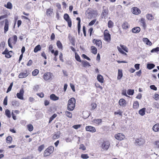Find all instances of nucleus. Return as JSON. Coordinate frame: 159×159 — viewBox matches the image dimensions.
<instances>
[{"instance_id":"obj_14","label":"nucleus","mask_w":159,"mask_h":159,"mask_svg":"<svg viewBox=\"0 0 159 159\" xmlns=\"http://www.w3.org/2000/svg\"><path fill=\"white\" fill-rule=\"evenodd\" d=\"M133 13L135 14H138L140 13V10L136 7H134L132 11Z\"/></svg>"},{"instance_id":"obj_48","label":"nucleus","mask_w":159,"mask_h":159,"mask_svg":"<svg viewBox=\"0 0 159 159\" xmlns=\"http://www.w3.org/2000/svg\"><path fill=\"white\" fill-rule=\"evenodd\" d=\"M12 52L11 51H10V52H8L6 54V55L5 56V57L8 58H9L11 57V53H12Z\"/></svg>"},{"instance_id":"obj_2","label":"nucleus","mask_w":159,"mask_h":159,"mask_svg":"<svg viewBox=\"0 0 159 159\" xmlns=\"http://www.w3.org/2000/svg\"><path fill=\"white\" fill-rule=\"evenodd\" d=\"M17 40V36L16 35H14L11 38H10L8 40V43L9 46L11 48H12V46L11 43L15 44L16 43Z\"/></svg>"},{"instance_id":"obj_53","label":"nucleus","mask_w":159,"mask_h":159,"mask_svg":"<svg viewBox=\"0 0 159 159\" xmlns=\"http://www.w3.org/2000/svg\"><path fill=\"white\" fill-rule=\"evenodd\" d=\"M113 23L111 20H109L108 22V27L109 28H111L113 26Z\"/></svg>"},{"instance_id":"obj_18","label":"nucleus","mask_w":159,"mask_h":159,"mask_svg":"<svg viewBox=\"0 0 159 159\" xmlns=\"http://www.w3.org/2000/svg\"><path fill=\"white\" fill-rule=\"evenodd\" d=\"M110 146L109 142L108 141L104 142L102 144V146L105 148L106 150Z\"/></svg>"},{"instance_id":"obj_22","label":"nucleus","mask_w":159,"mask_h":159,"mask_svg":"<svg viewBox=\"0 0 159 159\" xmlns=\"http://www.w3.org/2000/svg\"><path fill=\"white\" fill-rule=\"evenodd\" d=\"M92 122L97 125H99L102 122V120L101 119H94L92 121Z\"/></svg>"},{"instance_id":"obj_17","label":"nucleus","mask_w":159,"mask_h":159,"mask_svg":"<svg viewBox=\"0 0 159 159\" xmlns=\"http://www.w3.org/2000/svg\"><path fill=\"white\" fill-rule=\"evenodd\" d=\"M104 7H103V10L102 11V16L103 17H104V18H105V17L107 16L108 14V10L107 9H104Z\"/></svg>"},{"instance_id":"obj_24","label":"nucleus","mask_w":159,"mask_h":159,"mask_svg":"<svg viewBox=\"0 0 159 159\" xmlns=\"http://www.w3.org/2000/svg\"><path fill=\"white\" fill-rule=\"evenodd\" d=\"M91 52L94 54H97V48L94 46H92L91 47Z\"/></svg>"},{"instance_id":"obj_43","label":"nucleus","mask_w":159,"mask_h":159,"mask_svg":"<svg viewBox=\"0 0 159 159\" xmlns=\"http://www.w3.org/2000/svg\"><path fill=\"white\" fill-rule=\"evenodd\" d=\"M27 127L29 130L30 131H32L33 129V125L31 124H29L27 125Z\"/></svg>"},{"instance_id":"obj_33","label":"nucleus","mask_w":159,"mask_h":159,"mask_svg":"<svg viewBox=\"0 0 159 159\" xmlns=\"http://www.w3.org/2000/svg\"><path fill=\"white\" fill-rule=\"evenodd\" d=\"M82 64L83 66L85 67L87 66H90V65L89 64V63L86 61H83L82 62Z\"/></svg>"},{"instance_id":"obj_31","label":"nucleus","mask_w":159,"mask_h":159,"mask_svg":"<svg viewBox=\"0 0 159 159\" xmlns=\"http://www.w3.org/2000/svg\"><path fill=\"white\" fill-rule=\"evenodd\" d=\"M139 106V104L137 101H135L133 104V107L134 109L138 108Z\"/></svg>"},{"instance_id":"obj_34","label":"nucleus","mask_w":159,"mask_h":159,"mask_svg":"<svg viewBox=\"0 0 159 159\" xmlns=\"http://www.w3.org/2000/svg\"><path fill=\"white\" fill-rule=\"evenodd\" d=\"M140 22L143 26L145 28L146 27V25L145 22V19L144 18H141Z\"/></svg>"},{"instance_id":"obj_44","label":"nucleus","mask_w":159,"mask_h":159,"mask_svg":"<svg viewBox=\"0 0 159 159\" xmlns=\"http://www.w3.org/2000/svg\"><path fill=\"white\" fill-rule=\"evenodd\" d=\"M153 105V107L155 108H157V109H159V104L157 102H154Z\"/></svg>"},{"instance_id":"obj_1","label":"nucleus","mask_w":159,"mask_h":159,"mask_svg":"<svg viewBox=\"0 0 159 159\" xmlns=\"http://www.w3.org/2000/svg\"><path fill=\"white\" fill-rule=\"evenodd\" d=\"M75 102L76 100L74 98H72L69 99L68 103V110L70 111H73L75 107Z\"/></svg>"},{"instance_id":"obj_61","label":"nucleus","mask_w":159,"mask_h":159,"mask_svg":"<svg viewBox=\"0 0 159 159\" xmlns=\"http://www.w3.org/2000/svg\"><path fill=\"white\" fill-rule=\"evenodd\" d=\"M122 112L120 111L119 110L118 111L115 112H114L115 115H119L120 116H122Z\"/></svg>"},{"instance_id":"obj_21","label":"nucleus","mask_w":159,"mask_h":159,"mask_svg":"<svg viewBox=\"0 0 159 159\" xmlns=\"http://www.w3.org/2000/svg\"><path fill=\"white\" fill-rule=\"evenodd\" d=\"M152 129L155 132L159 131V124L155 125L152 128Z\"/></svg>"},{"instance_id":"obj_57","label":"nucleus","mask_w":159,"mask_h":159,"mask_svg":"<svg viewBox=\"0 0 159 159\" xmlns=\"http://www.w3.org/2000/svg\"><path fill=\"white\" fill-rule=\"evenodd\" d=\"M96 20V19H94L92 20L89 22V26H91L93 25L95 23Z\"/></svg>"},{"instance_id":"obj_4","label":"nucleus","mask_w":159,"mask_h":159,"mask_svg":"<svg viewBox=\"0 0 159 159\" xmlns=\"http://www.w3.org/2000/svg\"><path fill=\"white\" fill-rule=\"evenodd\" d=\"M104 38L105 40L109 42L111 40V35L109 33V31L107 30H105L104 33Z\"/></svg>"},{"instance_id":"obj_3","label":"nucleus","mask_w":159,"mask_h":159,"mask_svg":"<svg viewBox=\"0 0 159 159\" xmlns=\"http://www.w3.org/2000/svg\"><path fill=\"white\" fill-rule=\"evenodd\" d=\"M54 150V148L52 146H51L47 148L44 151L43 154V156L46 157L50 155L52 153Z\"/></svg>"},{"instance_id":"obj_60","label":"nucleus","mask_w":159,"mask_h":159,"mask_svg":"<svg viewBox=\"0 0 159 159\" xmlns=\"http://www.w3.org/2000/svg\"><path fill=\"white\" fill-rule=\"evenodd\" d=\"M81 126V125H73V127L75 129H77L79 128H80Z\"/></svg>"},{"instance_id":"obj_29","label":"nucleus","mask_w":159,"mask_h":159,"mask_svg":"<svg viewBox=\"0 0 159 159\" xmlns=\"http://www.w3.org/2000/svg\"><path fill=\"white\" fill-rule=\"evenodd\" d=\"M146 18L148 20H152L154 18L152 15L150 14H148L146 15Z\"/></svg>"},{"instance_id":"obj_36","label":"nucleus","mask_w":159,"mask_h":159,"mask_svg":"<svg viewBox=\"0 0 159 159\" xmlns=\"http://www.w3.org/2000/svg\"><path fill=\"white\" fill-rule=\"evenodd\" d=\"M12 138L11 136H9L6 138L7 142L8 143H11L12 141Z\"/></svg>"},{"instance_id":"obj_10","label":"nucleus","mask_w":159,"mask_h":159,"mask_svg":"<svg viewBox=\"0 0 159 159\" xmlns=\"http://www.w3.org/2000/svg\"><path fill=\"white\" fill-rule=\"evenodd\" d=\"M52 74L50 72L45 73L43 75V79L45 80H50L52 78Z\"/></svg>"},{"instance_id":"obj_13","label":"nucleus","mask_w":159,"mask_h":159,"mask_svg":"<svg viewBox=\"0 0 159 159\" xmlns=\"http://www.w3.org/2000/svg\"><path fill=\"white\" fill-rule=\"evenodd\" d=\"M53 13V9L50 8L47 9L46 11V15L48 16H51Z\"/></svg>"},{"instance_id":"obj_16","label":"nucleus","mask_w":159,"mask_h":159,"mask_svg":"<svg viewBox=\"0 0 159 159\" xmlns=\"http://www.w3.org/2000/svg\"><path fill=\"white\" fill-rule=\"evenodd\" d=\"M126 101L124 99H121L120 100L119 103V105L122 107H125L126 105Z\"/></svg>"},{"instance_id":"obj_46","label":"nucleus","mask_w":159,"mask_h":159,"mask_svg":"<svg viewBox=\"0 0 159 159\" xmlns=\"http://www.w3.org/2000/svg\"><path fill=\"white\" fill-rule=\"evenodd\" d=\"M81 157L83 159H87L89 158L87 154H82L81 155Z\"/></svg>"},{"instance_id":"obj_37","label":"nucleus","mask_w":159,"mask_h":159,"mask_svg":"<svg viewBox=\"0 0 159 159\" xmlns=\"http://www.w3.org/2000/svg\"><path fill=\"white\" fill-rule=\"evenodd\" d=\"M5 112L6 115L8 117L10 118L11 117V112L9 110L7 109L5 111Z\"/></svg>"},{"instance_id":"obj_64","label":"nucleus","mask_w":159,"mask_h":159,"mask_svg":"<svg viewBox=\"0 0 159 159\" xmlns=\"http://www.w3.org/2000/svg\"><path fill=\"white\" fill-rule=\"evenodd\" d=\"M155 99L156 100H157L158 99H159V95H158L157 94H155Z\"/></svg>"},{"instance_id":"obj_32","label":"nucleus","mask_w":159,"mask_h":159,"mask_svg":"<svg viewBox=\"0 0 159 159\" xmlns=\"http://www.w3.org/2000/svg\"><path fill=\"white\" fill-rule=\"evenodd\" d=\"M155 66L154 64L152 63H149L147 65V67L149 69H151L153 68Z\"/></svg>"},{"instance_id":"obj_6","label":"nucleus","mask_w":159,"mask_h":159,"mask_svg":"<svg viewBox=\"0 0 159 159\" xmlns=\"http://www.w3.org/2000/svg\"><path fill=\"white\" fill-rule=\"evenodd\" d=\"M64 18L67 22L69 27H70L71 26V21L68 15L67 14H65L64 16Z\"/></svg>"},{"instance_id":"obj_58","label":"nucleus","mask_w":159,"mask_h":159,"mask_svg":"<svg viewBox=\"0 0 159 159\" xmlns=\"http://www.w3.org/2000/svg\"><path fill=\"white\" fill-rule=\"evenodd\" d=\"M154 144L156 146L155 147L159 148V141H156L155 142Z\"/></svg>"},{"instance_id":"obj_30","label":"nucleus","mask_w":159,"mask_h":159,"mask_svg":"<svg viewBox=\"0 0 159 159\" xmlns=\"http://www.w3.org/2000/svg\"><path fill=\"white\" fill-rule=\"evenodd\" d=\"M95 44L100 49L102 48V42L100 40H98Z\"/></svg>"},{"instance_id":"obj_56","label":"nucleus","mask_w":159,"mask_h":159,"mask_svg":"<svg viewBox=\"0 0 159 159\" xmlns=\"http://www.w3.org/2000/svg\"><path fill=\"white\" fill-rule=\"evenodd\" d=\"M7 97L6 96L4 98L3 101V104L4 105L6 106L7 104Z\"/></svg>"},{"instance_id":"obj_52","label":"nucleus","mask_w":159,"mask_h":159,"mask_svg":"<svg viewBox=\"0 0 159 159\" xmlns=\"http://www.w3.org/2000/svg\"><path fill=\"white\" fill-rule=\"evenodd\" d=\"M75 58L78 61L81 62V61L80 56L77 54H75Z\"/></svg>"},{"instance_id":"obj_5","label":"nucleus","mask_w":159,"mask_h":159,"mask_svg":"<svg viewBox=\"0 0 159 159\" xmlns=\"http://www.w3.org/2000/svg\"><path fill=\"white\" fill-rule=\"evenodd\" d=\"M29 74V71L26 70L23 72H21L18 75L19 78H23L26 77Z\"/></svg>"},{"instance_id":"obj_59","label":"nucleus","mask_w":159,"mask_h":159,"mask_svg":"<svg viewBox=\"0 0 159 159\" xmlns=\"http://www.w3.org/2000/svg\"><path fill=\"white\" fill-rule=\"evenodd\" d=\"M150 88L151 89L154 90L155 91L157 90V88L154 85H151L150 86Z\"/></svg>"},{"instance_id":"obj_25","label":"nucleus","mask_w":159,"mask_h":159,"mask_svg":"<svg viewBox=\"0 0 159 159\" xmlns=\"http://www.w3.org/2000/svg\"><path fill=\"white\" fill-rule=\"evenodd\" d=\"M50 99L54 101L57 100L59 99V98L57 96H56L54 94H52L50 96Z\"/></svg>"},{"instance_id":"obj_54","label":"nucleus","mask_w":159,"mask_h":159,"mask_svg":"<svg viewBox=\"0 0 159 159\" xmlns=\"http://www.w3.org/2000/svg\"><path fill=\"white\" fill-rule=\"evenodd\" d=\"M120 47L122 49L126 52H128V48L125 46L122 45H120Z\"/></svg>"},{"instance_id":"obj_23","label":"nucleus","mask_w":159,"mask_h":159,"mask_svg":"<svg viewBox=\"0 0 159 159\" xmlns=\"http://www.w3.org/2000/svg\"><path fill=\"white\" fill-rule=\"evenodd\" d=\"M145 110L146 108L144 107L141 109L139 111V114L142 116H143L145 114Z\"/></svg>"},{"instance_id":"obj_55","label":"nucleus","mask_w":159,"mask_h":159,"mask_svg":"<svg viewBox=\"0 0 159 159\" xmlns=\"http://www.w3.org/2000/svg\"><path fill=\"white\" fill-rule=\"evenodd\" d=\"M79 148L83 150H86V147L83 144H81L80 145Z\"/></svg>"},{"instance_id":"obj_38","label":"nucleus","mask_w":159,"mask_h":159,"mask_svg":"<svg viewBox=\"0 0 159 159\" xmlns=\"http://www.w3.org/2000/svg\"><path fill=\"white\" fill-rule=\"evenodd\" d=\"M12 104L14 106L18 107L19 105L18 102L14 100L12 101Z\"/></svg>"},{"instance_id":"obj_28","label":"nucleus","mask_w":159,"mask_h":159,"mask_svg":"<svg viewBox=\"0 0 159 159\" xmlns=\"http://www.w3.org/2000/svg\"><path fill=\"white\" fill-rule=\"evenodd\" d=\"M4 6L9 9H12V4L10 2H8L6 5L4 4Z\"/></svg>"},{"instance_id":"obj_12","label":"nucleus","mask_w":159,"mask_h":159,"mask_svg":"<svg viewBox=\"0 0 159 159\" xmlns=\"http://www.w3.org/2000/svg\"><path fill=\"white\" fill-rule=\"evenodd\" d=\"M8 25L9 22L8 20L7 19H6L4 27V32L5 33H6L8 30Z\"/></svg>"},{"instance_id":"obj_20","label":"nucleus","mask_w":159,"mask_h":159,"mask_svg":"<svg viewBox=\"0 0 159 159\" xmlns=\"http://www.w3.org/2000/svg\"><path fill=\"white\" fill-rule=\"evenodd\" d=\"M123 76V74L122 70H120L119 69L118 70V76H117V79L120 80V79Z\"/></svg>"},{"instance_id":"obj_47","label":"nucleus","mask_w":159,"mask_h":159,"mask_svg":"<svg viewBox=\"0 0 159 159\" xmlns=\"http://www.w3.org/2000/svg\"><path fill=\"white\" fill-rule=\"evenodd\" d=\"M134 93V90L129 89L127 91V93L129 95H132Z\"/></svg>"},{"instance_id":"obj_15","label":"nucleus","mask_w":159,"mask_h":159,"mask_svg":"<svg viewBox=\"0 0 159 159\" xmlns=\"http://www.w3.org/2000/svg\"><path fill=\"white\" fill-rule=\"evenodd\" d=\"M60 133L59 131L55 133L52 136L53 139H56L59 138L60 137Z\"/></svg>"},{"instance_id":"obj_51","label":"nucleus","mask_w":159,"mask_h":159,"mask_svg":"<svg viewBox=\"0 0 159 159\" xmlns=\"http://www.w3.org/2000/svg\"><path fill=\"white\" fill-rule=\"evenodd\" d=\"M159 51V48L157 47L156 48L153 49L152 50H151V52H157Z\"/></svg>"},{"instance_id":"obj_26","label":"nucleus","mask_w":159,"mask_h":159,"mask_svg":"<svg viewBox=\"0 0 159 159\" xmlns=\"http://www.w3.org/2000/svg\"><path fill=\"white\" fill-rule=\"evenodd\" d=\"M41 47L39 44L38 45L34 48V52L35 53L37 52L38 51L41 50Z\"/></svg>"},{"instance_id":"obj_11","label":"nucleus","mask_w":159,"mask_h":159,"mask_svg":"<svg viewBox=\"0 0 159 159\" xmlns=\"http://www.w3.org/2000/svg\"><path fill=\"white\" fill-rule=\"evenodd\" d=\"M85 129L87 131H89L91 132H96V129L95 128L91 126H87L85 127Z\"/></svg>"},{"instance_id":"obj_39","label":"nucleus","mask_w":159,"mask_h":159,"mask_svg":"<svg viewBox=\"0 0 159 159\" xmlns=\"http://www.w3.org/2000/svg\"><path fill=\"white\" fill-rule=\"evenodd\" d=\"M57 45L58 47L60 49H62V46L61 43L60 41H57Z\"/></svg>"},{"instance_id":"obj_42","label":"nucleus","mask_w":159,"mask_h":159,"mask_svg":"<svg viewBox=\"0 0 159 159\" xmlns=\"http://www.w3.org/2000/svg\"><path fill=\"white\" fill-rule=\"evenodd\" d=\"M65 115L66 116H67L68 117L71 118L72 116V113L68 111H66L65 112Z\"/></svg>"},{"instance_id":"obj_19","label":"nucleus","mask_w":159,"mask_h":159,"mask_svg":"<svg viewBox=\"0 0 159 159\" xmlns=\"http://www.w3.org/2000/svg\"><path fill=\"white\" fill-rule=\"evenodd\" d=\"M140 28L139 27H134L132 29V31L134 33H137L140 32Z\"/></svg>"},{"instance_id":"obj_7","label":"nucleus","mask_w":159,"mask_h":159,"mask_svg":"<svg viewBox=\"0 0 159 159\" xmlns=\"http://www.w3.org/2000/svg\"><path fill=\"white\" fill-rule=\"evenodd\" d=\"M145 143V140L142 138L137 139L135 140V143L136 145H141L144 144Z\"/></svg>"},{"instance_id":"obj_63","label":"nucleus","mask_w":159,"mask_h":159,"mask_svg":"<svg viewBox=\"0 0 159 159\" xmlns=\"http://www.w3.org/2000/svg\"><path fill=\"white\" fill-rule=\"evenodd\" d=\"M62 56H63L62 54V53L61 52L60 53V55H59L60 59L62 62H63L64 61V60H63V59Z\"/></svg>"},{"instance_id":"obj_45","label":"nucleus","mask_w":159,"mask_h":159,"mask_svg":"<svg viewBox=\"0 0 159 159\" xmlns=\"http://www.w3.org/2000/svg\"><path fill=\"white\" fill-rule=\"evenodd\" d=\"M44 145H42L39 146L38 148V150L40 152L44 148Z\"/></svg>"},{"instance_id":"obj_49","label":"nucleus","mask_w":159,"mask_h":159,"mask_svg":"<svg viewBox=\"0 0 159 159\" xmlns=\"http://www.w3.org/2000/svg\"><path fill=\"white\" fill-rule=\"evenodd\" d=\"M117 49H118V50L120 52V53H121L123 54H125V55H127V54L125 52H124L122 50V49H121V48H120V47L118 46L117 47Z\"/></svg>"},{"instance_id":"obj_35","label":"nucleus","mask_w":159,"mask_h":159,"mask_svg":"<svg viewBox=\"0 0 159 159\" xmlns=\"http://www.w3.org/2000/svg\"><path fill=\"white\" fill-rule=\"evenodd\" d=\"M122 28L124 29H126L128 28V24L127 22H124L122 25Z\"/></svg>"},{"instance_id":"obj_40","label":"nucleus","mask_w":159,"mask_h":159,"mask_svg":"<svg viewBox=\"0 0 159 159\" xmlns=\"http://www.w3.org/2000/svg\"><path fill=\"white\" fill-rule=\"evenodd\" d=\"M39 70L38 69H35L33 70L32 73V75L33 76L37 75L39 73Z\"/></svg>"},{"instance_id":"obj_9","label":"nucleus","mask_w":159,"mask_h":159,"mask_svg":"<svg viewBox=\"0 0 159 159\" xmlns=\"http://www.w3.org/2000/svg\"><path fill=\"white\" fill-rule=\"evenodd\" d=\"M24 93V90L21 89L19 93L16 94L17 97L20 99L23 100V94Z\"/></svg>"},{"instance_id":"obj_62","label":"nucleus","mask_w":159,"mask_h":159,"mask_svg":"<svg viewBox=\"0 0 159 159\" xmlns=\"http://www.w3.org/2000/svg\"><path fill=\"white\" fill-rule=\"evenodd\" d=\"M82 57L84 58L87 59L88 60L90 61V58L88 57L87 56L84 54H83L82 55Z\"/></svg>"},{"instance_id":"obj_8","label":"nucleus","mask_w":159,"mask_h":159,"mask_svg":"<svg viewBox=\"0 0 159 159\" xmlns=\"http://www.w3.org/2000/svg\"><path fill=\"white\" fill-rule=\"evenodd\" d=\"M115 138L117 140H122L125 138V136L122 133H118L115 135Z\"/></svg>"},{"instance_id":"obj_27","label":"nucleus","mask_w":159,"mask_h":159,"mask_svg":"<svg viewBox=\"0 0 159 159\" xmlns=\"http://www.w3.org/2000/svg\"><path fill=\"white\" fill-rule=\"evenodd\" d=\"M97 79L99 82H100L101 83H103V78L102 76L101 75H98L97 77Z\"/></svg>"},{"instance_id":"obj_50","label":"nucleus","mask_w":159,"mask_h":159,"mask_svg":"<svg viewBox=\"0 0 159 159\" xmlns=\"http://www.w3.org/2000/svg\"><path fill=\"white\" fill-rule=\"evenodd\" d=\"M12 85H13V83H12L11 84L10 86L7 89V93H8L9 92H10L11 90Z\"/></svg>"},{"instance_id":"obj_41","label":"nucleus","mask_w":159,"mask_h":159,"mask_svg":"<svg viewBox=\"0 0 159 159\" xmlns=\"http://www.w3.org/2000/svg\"><path fill=\"white\" fill-rule=\"evenodd\" d=\"M57 115L56 114H54L49 119V123H50L53 120L54 118L56 117Z\"/></svg>"}]
</instances>
